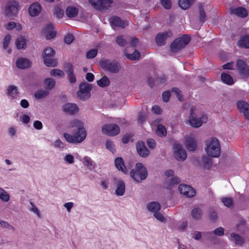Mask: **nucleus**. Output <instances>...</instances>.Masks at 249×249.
Returning <instances> with one entry per match:
<instances>
[{
  "mask_svg": "<svg viewBox=\"0 0 249 249\" xmlns=\"http://www.w3.org/2000/svg\"><path fill=\"white\" fill-rule=\"evenodd\" d=\"M71 128H76L77 130L74 131L72 135L68 133H64L63 137L68 142L71 143H79L84 141L86 137L87 132L84 127L83 123L80 120L74 119L69 123Z\"/></svg>",
  "mask_w": 249,
  "mask_h": 249,
  "instance_id": "nucleus-1",
  "label": "nucleus"
},
{
  "mask_svg": "<svg viewBox=\"0 0 249 249\" xmlns=\"http://www.w3.org/2000/svg\"><path fill=\"white\" fill-rule=\"evenodd\" d=\"M208 117L204 113H201L195 107H192L188 118V124L193 128H197L207 123Z\"/></svg>",
  "mask_w": 249,
  "mask_h": 249,
  "instance_id": "nucleus-2",
  "label": "nucleus"
},
{
  "mask_svg": "<svg viewBox=\"0 0 249 249\" xmlns=\"http://www.w3.org/2000/svg\"><path fill=\"white\" fill-rule=\"evenodd\" d=\"M205 151L208 156L212 158H217L220 155V144L217 138H210L205 141Z\"/></svg>",
  "mask_w": 249,
  "mask_h": 249,
  "instance_id": "nucleus-3",
  "label": "nucleus"
},
{
  "mask_svg": "<svg viewBox=\"0 0 249 249\" xmlns=\"http://www.w3.org/2000/svg\"><path fill=\"white\" fill-rule=\"evenodd\" d=\"M130 175L135 181L140 182L147 178L148 173L142 163H137L135 170L131 171Z\"/></svg>",
  "mask_w": 249,
  "mask_h": 249,
  "instance_id": "nucleus-4",
  "label": "nucleus"
},
{
  "mask_svg": "<svg viewBox=\"0 0 249 249\" xmlns=\"http://www.w3.org/2000/svg\"><path fill=\"white\" fill-rule=\"evenodd\" d=\"M190 41V37L187 35H183L178 37L171 43L170 48L171 52L176 53L181 50Z\"/></svg>",
  "mask_w": 249,
  "mask_h": 249,
  "instance_id": "nucleus-5",
  "label": "nucleus"
},
{
  "mask_svg": "<svg viewBox=\"0 0 249 249\" xmlns=\"http://www.w3.org/2000/svg\"><path fill=\"white\" fill-rule=\"evenodd\" d=\"M90 5L95 9L100 11H105L112 6L113 0H89Z\"/></svg>",
  "mask_w": 249,
  "mask_h": 249,
  "instance_id": "nucleus-6",
  "label": "nucleus"
},
{
  "mask_svg": "<svg viewBox=\"0 0 249 249\" xmlns=\"http://www.w3.org/2000/svg\"><path fill=\"white\" fill-rule=\"evenodd\" d=\"M79 89L77 92V96L81 100L85 101L90 96V90L92 89L91 85L88 83H82L79 85Z\"/></svg>",
  "mask_w": 249,
  "mask_h": 249,
  "instance_id": "nucleus-7",
  "label": "nucleus"
},
{
  "mask_svg": "<svg viewBox=\"0 0 249 249\" xmlns=\"http://www.w3.org/2000/svg\"><path fill=\"white\" fill-rule=\"evenodd\" d=\"M44 62L47 67H56L57 65V61L52 58L55 54L54 51L51 48H47L44 51Z\"/></svg>",
  "mask_w": 249,
  "mask_h": 249,
  "instance_id": "nucleus-8",
  "label": "nucleus"
},
{
  "mask_svg": "<svg viewBox=\"0 0 249 249\" xmlns=\"http://www.w3.org/2000/svg\"><path fill=\"white\" fill-rule=\"evenodd\" d=\"M101 66L111 73H117L121 69L120 64L115 61L104 60L101 62Z\"/></svg>",
  "mask_w": 249,
  "mask_h": 249,
  "instance_id": "nucleus-9",
  "label": "nucleus"
},
{
  "mask_svg": "<svg viewBox=\"0 0 249 249\" xmlns=\"http://www.w3.org/2000/svg\"><path fill=\"white\" fill-rule=\"evenodd\" d=\"M236 68L242 78L247 79L249 77V65L244 61L241 59L237 60Z\"/></svg>",
  "mask_w": 249,
  "mask_h": 249,
  "instance_id": "nucleus-10",
  "label": "nucleus"
},
{
  "mask_svg": "<svg viewBox=\"0 0 249 249\" xmlns=\"http://www.w3.org/2000/svg\"><path fill=\"white\" fill-rule=\"evenodd\" d=\"M173 148L174 157L177 160L182 161L186 160L187 152L181 144L175 143Z\"/></svg>",
  "mask_w": 249,
  "mask_h": 249,
  "instance_id": "nucleus-11",
  "label": "nucleus"
},
{
  "mask_svg": "<svg viewBox=\"0 0 249 249\" xmlns=\"http://www.w3.org/2000/svg\"><path fill=\"white\" fill-rule=\"evenodd\" d=\"M102 132L104 134L109 136H114L120 132L119 126L114 124H106L102 127Z\"/></svg>",
  "mask_w": 249,
  "mask_h": 249,
  "instance_id": "nucleus-12",
  "label": "nucleus"
},
{
  "mask_svg": "<svg viewBox=\"0 0 249 249\" xmlns=\"http://www.w3.org/2000/svg\"><path fill=\"white\" fill-rule=\"evenodd\" d=\"M172 36L173 34L170 31L159 33L155 38L156 43L158 46H163L165 44L166 40Z\"/></svg>",
  "mask_w": 249,
  "mask_h": 249,
  "instance_id": "nucleus-13",
  "label": "nucleus"
},
{
  "mask_svg": "<svg viewBox=\"0 0 249 249\" xmlns=\"http://www.w3.org/2000/svg\"><path fill=\"white\" fill-rule=\"evenodd\" d=\"M178 190L181 195L188 197H192L196 194L195 190L186 184H180L178 186Z\"/></svg>",
  "mask_w": 249,
  "mask_h": 249,
  "instance_id": "nucleus-14",
  "label": "nucleus"
},
{
  "mask_svg": "<svg viewBox=\"0 0 249 249\" xmlns=\"http://www.w3.org/2000/svg\"><path fill=\"white\" fill-rule=\"evenodd\" d=\"M110 22L111 27L113 29H115V28L118 27L124 28L128 25L127 21L122 20L118 17H112L110 19Z\"/></svg>",
  "mask_w": 249,
  "mask_h": 249,
  "instance_id": "nucleus-15",
  "label": "nucleus"
},
{
  "mask_svg": "<svg viewBox=\"0 0 249 249\" xmlns=\"http://www.w3.org/2000/svg\"><path fill=\"white\" fill-rule=\"evenodd\" d=\"M238 109L240 112L244 114L248 119H249V104L244 101H240L237 103Z\"/></svg>",
  "mask_w": 249,
  "mask_h": 249,
  "instance_id": "nucleus-16",
  "label": "nucleus"
},
{
  "mask_svg": "<svg viewBox=\"0 0 249 249\" xmlns=\"http://www.w3.org/2000/svg\"><path fill=\"white\" fill-rule=\"evenodd\" d=\"M63 110L70 114H74L77 113L79 108L75 104L67 103L62 106Z\"/></svg>",
  "mask_w": 249,
  "mask_h": 249,
  "instance_id": "nucleus-17",
  "label": "nucleus"
},
{
  "mask_svg": "<svg viewBox=\"0 0 249 249\" xmlns=\"http://www.w3.org/2000/svg\"><path fill=\"white\" fill-rule=\"evenodd\" d=\"M136 149L138 154L142 157H146L148 156L149 152L145 147L144 143L142 142H139L136 144Z\"/></svg>",
  "mask_w": 249,
  "mask_h": 249,
  "instance_id": "nucleus-18",
  "label": "nucleus"
},
{
  "mask_svg": "<svg viewBox=\"0 0 249 249\" xmlns=\"http://www.w3.org/2000/svg\"><path fill=\"white\" fill-rule=\"evenodd\" d=\"M17 67L20 69H25L30 67L32 62L30 60L26 58H19L16 61Z\"/></svg>",
  "mask_w": 249,
  "mask_h": 249,
  "instance_id": "nucleus-19",
  "label": "nucleus"
},
{
  "mask_svg": "<svg viewBox=\"0 0 249 249\" xmlns=\"http://www.w3.org/2000/svg\"><path fill=\"white\" fill-rule=\"evenodd\" d=\"M41 11V6L37 2L33 3L29 8V13L32 17L37 16L40 13Z\"/></svg>",
  "mask_w": 249,
  "mask_h": 249,
  "instance_id": "nucleus-20",
  "label": "nucleus"
},
{
  "mask_svg": "<svg viewBox=\"0 0 249 249\" xmlns=\"http://www.w3.org/2000/svg\"><path fill=\"white\" fill-rule=\"evenodd\" d=\"M160 121L159 120H156L152 123L153 125H157V128L156 130V132L158 135L162 137L166 135V130L165 127L162 124H160Z\"/></svg>",
  "mask_w": 249,
  "mask_h": 249,
  "instance_id": "nucleus-21",
  "label": "nucleus"
},
{
  "mask_svg": "<svg viewBox=\"0 0 249 249\" xmlns=\"http://www.w3.org/2000/svg\"><path fill=\"white\" fill-rule=\"evenodd\" d=\"M229 239L237 246H241L245 242L244 239L242 236L234 232L231 233Z\"/></svg>",
  "mask_w": 249,
  "mask_h": 249,
  "instance_id": "nucleus-22",
  "label": "nucleus"
},
{
  "mask_svg": "<svg viewBox=\"0 0 249 249\" xmlns=\"http://www.w3.org/2000/svg\"><path fill=\"white\" fill-rule=\"evenodd\" d=\"M185 145L190 151H194L196 148V142L194 138L189 137L186 139Z\"/></svg>",
  "mask_w": 249,
  "mask_h": 249,
  "instance_id": "nucleus-23",
  "label": "nucleus"
},
{
  "mask_svg": "<svg viewBox=\"0 0 249 249\" xmlns=\"http://www.w3.org/2000/svg\"><path fill=\"white\" fill-rule=\"evenodd\" d=\"M18 9V3L15 1H10L6 6V12L9 14H15Z\"/></svg>",
  "mask_w": 249,
  "mask_h": 249,
  "instance_id": "nucleus-24",
  "label": "nucleus"
},
{
  "mask_svg": "<svg viewBox=\"0 0 249 249\" xmlns=\"http://www.w3.org/2000/svg\"><path fill=\"white\" fill-rule=\"evenodd\" d=\"M44 33L47 39H50L54 37L56 35V32L53 31V25L49 24L44 29Z\"/></svg>",
  "mask_w": 249,
  "mask_h": 249,
  "instance_id": "nucleus-25",
  "label": "nucleus"
},
{
  "mask_svg": "<svg viewBox=\"0 0 249 249\" xmlns=\"http://www.w3.org/2000/svg\"><path fill=\"white\" fill-rule=\"evenodd\" d=\"M79 9L75 6H70L67 8L66 14L69 18H73L77 16Z\"/></svg>",
  "mask_w": 249,
  "mask_h": 249,
  "instance_id": "nucleus-26",
  "label": "nucleus"
},
{
  "mask_svg": "<svg viewBox=\"0 0 249 249\" xmlns=\"http://www.w3.org/2000/svg\"><path fill=\"white\" fill-rule=\"evenodd\" d=\"M115 163L116 168L124 174L127 173V170L124 165L123 160L121 158H117L115 160Z\"/></svg>",
  "mask_w": 249,
  "mask_h": 249,
  "instance_id": "nucleus-27",
  "label": "nucleus"
},
{
  "mask_svg": "<svg viewBox=\"0 0 249 249\" xmlns=\"http://www.w3.org/2000/svg\"><path fill=\"white\" fill-rule=\"evenodd\" d=\"M231 12L238 17H246L248 15L247 10L243 7H238L231 10Z\"/></svg>",
  "mask_w": 249,
  "mask_h": 249,
  "instance_id": "nucleus-28",
  "label": "nucleus"
},
{
  "mask_svg": "<svg viewBox=\"0 0 249 249\" xmlns=\"http://www.w3.org/2000/svg\"><path fill=\"white\" fill-rule=\"evenodd\" d=\"M125 184L123 181L118 180L117 181V188L115 190L116 195L121 196L123 195L125 191Z\"/></svg>",
  "mask_w": 249,
  "mask_h": 249,
  "instance_id": "nucleus-29",
  "label": "nucleus"
},
{
  "mask_svg": "<svg viewBox=\"0 0 249 249\" xmlns=\"http://www.w3.org/2000/svg\"><path fill=\"white\" fill-rule=\"evenodd\" d=\"M160 205L158 202H151L147 204V208L149 211L153 213L154 214L159 212L160 209Z\"/></svg>",
  "mask_w": 249,
  "mask_h": 249,
  "instance_id": "nucleus-30",
  "label": "nucleus"
},
{
  "mask_svg": "<svg viewBox=\"0 0 249 249\" xmlns=\"http://www.w3.org/2000/svg\"><path fill=\"white\" fill-rule=\"evenodd\" d=\"M221 79L223 82L228 85H232L234 81L232 77L229 74L223 72L221 74Z\"/></svg>",
  "mask_w": 249,
  "mask_h": 249,
  "instance_id": "nucleus-31",
  "label": "nucleus"
},
{
  "mask_svg": "<svg viewBox=\"0 0 249 249\" xmlns=\"http://www.w3.org/2000/svg\"><path fill=\"white\" fill-rule=\"evenodd\" d=\"M7 95L11 98H17L18 96L17 88L14 86H10L7 89Z\"/></svg>",
  "mask_w": 249,
  "mask_h": 249,
  "instance_id": "nucleus-32",
  "label": "nucleus"
},
{
  "mask_svg": "<svg viewBox=\"0 0 249 249\" xmlns=\"http://www.w3.org/2000/svg\"><path fill=\"white\" fill-rule=\"evenodd\" d=\"M202 211L198 208H194L191 211V215L193 219L197 220L201 218L202 216Z\"/></svg>",
  "mask_w": 249,
  "mask_h": 249,
  "instance_id": "nucleus-33",
  "label": "nucleus"
},
{
  "mask_svg": "<svg viewBox=\"0 0 249 249\" xmlns=\"http://www.w3.org/2000/svg\"><path fill=\"white\" fill-rule=\"evenodd\" d=\"M195 0H179L178 4L180 7L186 10L195 2Z\"/></svg>",
  "mask_w": 249,
  "mask_h": 249,
  "instance_id": "nucleus-34",
  "label": "nucleus"
},
{
  "mask_svg": "<svg viewBox=\"0 0 249 249\" xmlns=\"http://www.w3.org/2000/svg\"><path fill=\"white\" fill-rule=\"evenodd\" d=\"M97 85L102 88H105L108 86L110 84V81L107 76H104L100 80L97 81Z\"/></svg>",
  "mask_w": 249,
  "mask_h": 249,
  "instance_id": "nucleus-35",
  "label": "nucleus"
},
{
  "mask_svg": "<svg viewBox=\"0 0 249 249\" xmlns=\"http://www.w3.org/2000/svg\"><path fill=\"white\" fill-rule=\"evenodd\" d=\"M50 74L51 76L57 78H61L64 77L65 76V73L64 71L57 69L52 70L50 72Z\"/></svg>",
  "mask_w": 249,
  "mask_h": 249,
  "instance_id": "nucleus-36",
  "label": "nucleus"
},
{
  "mask_svg": "<svg viewBox=\"0 0 249 249\" xmlns=\"http://www.w3.org/2000/svg\"><path fill=\"white\" fill-rule=\"evenodd\" d=\"M16 47L18 49H24L26 47L25 39L23 36L17 38L16 41Z\"/></svg>",
  "mask_w": 249,
  "mask_h": 249,
  "instance_id": "nucleus-37",
  "label": "nucleus"
},
{
  "mask_svg": "<svg viewBox=\"0 0 249 249\" xmlns=\"http://www.w3.org/2000/svg\"><path fill=\"white\" fill-rule=\"evenodd\" d=\"M125 56L131 60H136L140 57V53L139 51L135 50L133 53H128L126 51L124 52Z\"/></svg>",
  "mask_w": 249,
  "mask_h": 249,
  "instance_id": "nucleus-38",
  "label": "nucleus"
},
{
  "mask_svg": "<svg viewBox=\"0 0 249 249\" xmlns=\"http://www.w3.org/2000/svg\"><path fill=\"white\" fill-rule=\"evenodd\" d=\"M238 45L241 47L249 48V36L241 38L238 42Z\"/></svg>",
  "mask_w": 249,
  "mask_h": 249,
  "instance_id": "nucleus-39",
  "label": "nucleus"
},
{
  "mask_svg": "<svg viewBox=\"0 0 249 249\" xmlns=\"http://www.w3.org/2000/svg\"><path fill=\"white\" fill-rule=\"evenodd\" d=\"M5 27L8 30H11L16 28L17 30L20 31L22 29L21 26L19 24H17L15 22H10L5 25Z\"/></svg>",
  "mask_w": 249,
  "mask_h": 249,
  "instance_id": "nucleus-40",
  "label": "nucleus"
},
{
  "mask_svg": "<svg viewBox=\"0 0 249 249\" xmlns=\"http://www.w3.org/2000/svg\"><path fill=\"white\" fill-rule=\"evenodd\" d=\"M83 163L84 165L89 169L94 167V162L89 157H85L83 159Z\"/></svg>",
  "mask_w": 249,
  "mask_h": 249,
  "instance_id": "nucleus-41",
  "label": "nucleus"
},
{
  "mask_svg": "<svg viewBox=\"0 0 249 249\" xmlns=\"http://www.w3.org/2000/svg\"><path fill=\"white\" fill-rule=\"evenodd\" d=\"M0 199L5 202H8L10 199L9 194L4 189L0 187Z\"/></svg>",
  "mask_w": 249,
  "mask_h": 249,
  "instance_id": "nucleus-42",
  "label": "nucleus"
},
{
  "mask_svg": "<svg viewBox=\"0 0 249 249\" xmlns=\"http://www.w3.org/2000/svg\"><path fill=\"white\" fill-rule=\"evenodd\" d=\"M221 200L223 204L227 207H231L233 205V200L231 197H222Z\"/></svg>",
  "mask_w": 249,
  "mask_h": 249,
  "instance_id": "nucleus-43",
  "label": "nucleus"
},
{
  "mask_svg": "<svg viewBox=\"0 0 249 249\" xmlns=\"http://www.w3.org/2000/svg\"><path fill=\"white\" fill-rule=\"evenodd\" d=\"M44 84L45 87L49 89H51L53 88L55 85L54 81L51 78H47L44 81Z\"/></svg>",
  "mask_w": 249,
  "mask_h": 249,
  "instance_id": "nucleus-44",
  "label": "nucleus"
},
{
  "mask_svg": "<svg viewBox=\"0 0 249 249\" xmlns=\"http://www.w3.org/2000/svg\"><path fill=\"white\" fill-rule=\"evenodd\" d=\"M98 50L93 49L88 51L86 53V57L88 59H92L94 58L97 54Z\"/></svg>",
  "mask_w": 249,
  "mask_h": 249,
  "instance_id": "nucleus-45",
  "label": "nucleus"
},
{
  "mask_svg": "<svg viewBox=\"0 0 249 249\" xmlns=\"http://www.w3.org/2000/svg\"><path fill=\"white\" fill-rule=\"evenodd\" d=\"M48 94V92L46 90H40L36 91L35 94V97L38 99L44 98Z\"/></svg>",
  "mask_w": 249,
  "mask_h": 249,
  "instance_id": "nucleus-46",
  "label": "nucleus"
},
{
  "mask_svg": "<svg viewBox=\"0 0 249 249\" xmlns=\"http://www.w3.org/2000/svg\"><path fill=\"white\" fill-rule=\"evenodd\" d=\"M67 74L69 75L70 82L71 83H75L76 78L71 68L67 71Z\"/></svg>",
  "mask_w": 249,
  "mask_h": 249,
  "instance_id": "nucleus-47",
  "label": "nucleus"
},
{
  "mask_svg": "<svg viewBox=\"0 0 249 249\" xmlns=\"http://www.w3.org/2000/svg\"><path fill=\"white\" fill-rule=\"evenodd\" d=\"M11 39V36L9 35H7L4 37L3 41V48L4 49H6L8 48V45L10 44Z\"/></svg>",
  "mask_w": 249,
  "mask_h": 249,
  "instance_id": "nucleus-48",
  "label": "nucleus"
},
{
  "mask_svg": "<svg viewBox=\"0 0 249 249\" xmlns=\"http://www.w3.org/2000/svg\"><path fill=\"white\" fill-rule=\"evenodd\" d=\"M199 20L204 22L206 18V13L202 6L199 7Z\"/></svg>",
  "mask_w": 249,
  "mask_h": 249,
  "instance_id": "nucleus-49",
  "label": "nucleus"
},
{
  "mask_svg": "<svg viewBox=\"0 0 249 249\" xmlns=\"http://www.w3.org/2000/svg\"><path fill=\"white\" fill-rule=\"evenodd\" d=\"M172 92L175 94L180 101H183V98L181 95V91L178 88H173L172 89Z\"/></svg>",
  "mask_w": 249,
  "mask_h": 249,
  "instance_id": "nucleus-50",
  "label": "nucleus"
},
{
  "mask_svg": "<svg viewBox=\"0 0 249 249\" xmlns=\"http://www.w3.org/2000/svg\"><path fill=\"white\" fill-rule=\"evenodd\" d=\"M0 227H3L4 228L8 229L13 231H14L15 228L14 227L9 224L8 222L4 221H0Z\"/></svg>",
  "mask_w": 249,
  "mask_h": 249,
  "instance_id": "nucleus-51",
  "label": "nucleus"
},
{
  "mask_svg": "<svg viewBox=\"0 0 249 249\" xmlns=\"http://www.w3.org/2000/svg\"><path fill=\"white\" fill-rule=\"evenodd\" d=\"M154 216L157 220L161 222L165 223L166 222V218L164 217L162 213H159V212H157L156 213H155Z\"/></svg>",
  "mask_w": 249,
  "mask_h": 249,
  "instance_id": "nucleus-52",
  "label": "nucleus"
},
{
  "mask_svg": "<svg viewBox=\"0 0 249 249\" xmlns=\"http://www.w3.org/2000/svg\"><path fill=\"white\" fill-rule=\"evenodd\" d=\"M106 148L112 152H114L115 151V145L114 144L113 142L110 140H107V141Z\"/></svg>",
  "mask_w": 249,
  "mask_h": 249,
  "instance_id": "nucleus-53",
  "label": "nucleus"
},
{
  "mask_svg": "<svg viewBox=\"0 0 249 249\" xmlns=\"http://www.w3.org/2000/svg\"><path fill=\"white\" fill-rule=\"evenodd\" d=\"M116 42L121 46H124L126 44V41L122 36H119L117 37Z\"/></svg>",
  "mask_w": 249,
  "mask_h": 249,
  "instance_id": "nucleus-54",
  "label": "nucleus"
},
{
  "mask_svg": "<svg viewBox=\"0 0 249 249\" xmlns=\"http://www.w3.org/2000/svg\"><path fill=\"white\" fill-rule=\"evenodd\" d=\"M160 1L164 8L169 9L171 7L172 3L170 0H160Z\"/></svg>",
  "mask_w": 249,
  "mask_h": 249,
  "instance_id": "nucleus-55",
  "label": "nucleus"
},
{
  "mask_svg": "<svg viewBox=\"0 0 249 249\" xmlns=\"http://www.w3.org/2000/svg\"><path fill=\"white\" fill-rule=\"evenodd\" d=\"M224 230L222 227L217 228L215 229L213 231V233L214 235L219 236L223 235L224 234Z\"/></svg>",
  "mask_w": 249,
  "mask_h": 249,
  "instance_id": "nucleus-56",
  "label": "nucleus"
},
{
  "mask_svg": "<svg viewBox=\"0 0 249 249\" xmlns=\"http://www.w3.org/2000/svg\"><path fill=\"white\" fill-rule=\"evenodd\" d=\"M64 160L69 164H72L74 162V157L71 154H67L64 157Z\"/></svg>",
  "mask_w": 249,
  "mask_h": 249,
  "instance_id": "nucleus-57",
  "label": "nucleus"
},
{
  "mask_svg": "<svg viewBox=\"0 0 249 249\" xmlns=\"http://www.w3.org/2000/svg\"><path fill=\"white\" fill-rule=\"evenodd\" d=\"M30 205L32 207L30 208V211L35 213L38 217H40V214L38 209L34 205L32 202H30Z\"/></svg>",
  "mask_w": 249,
  "mask_h": 249,
  "instance_id": "nucleus-58",
  "label": "nucleus"
},
{
  "mask_svg": "<svg viewBox=\"0 0 249 249\" xmlns=\"http://www.w3.org/2000/svg\"><path fill=\"white\" fill-rule=\"evenodd\" d=\"M73 36L72 35L68 34L66 36L64 41L67 44H70L73 41Z\"/></svg>",
  "mask_w": 249,
  "mask_h": 249,
  "instance_id": "nucleus-59",
  "label": "nucleus"
},
{
  "mask_svg": "<svg viewBox=\"0 0 249 249\" xmlns=\"http://www.w3.org/2000/svg\"><path fill=\"white\" fill-rule=\"evenodd\" d=\"M234 63L233 62H231L230 63H228L224 65H223L222 68L223 69L225 70H233L234 69Z\"/></svg>",
  "mask_w": 249,
  "mask_h": 249,
  "instance_id": "nucleus-60",
  "label": "nucleus"
},
{
  "mask_svg": "<svg viewBox=\"0 0 249 249\" xmlns=\"http://www.w3.org/2000/svg\"><path fill=\"white\" fill-rule=\"evenodd\" d=\"M34 127L37 130H40L43 127L42 123L39 121H36L33 124Z\"/></svg>",
  "mask_w": 249,
  "mask_h": 249,
  "instance_id": "nucleus-61",
  "label": "nucleus"
},
{
  "mask_svg": "<svg viewBox=\"0 0 249 249\" xmlns=\"http://www.w3.org/2000/svg\"><path fill=\"white\" fill-rule=\"evenodd\" d=\"M203 162L204 166L206 168H209L212 164V160L207 158H205L203 159Z\"/></svg>",
  "mask_w": 249,
  "mask_h": 249,
  "instance_id": "nucleus-62",
  "label": "nucleus"
},
{
  "mask_svg": "<svg viewBox=\"0 0 249 249\" xmlns=\"http://www.w3.org/2000/svg\"><path fill=\"white\" fill-rule=\"evenodd\" d=\"M209 217L211 220L215 221L217 218V213L213 211H211L210 212Z\"/></svg>",
  "mask_w": 249,
  "mask_h": 249,
  "instance_id": "nucleus-63",
  "label": "nucleus"
},
{
  "mask_svg": "<svg viewBox=\"0 0 249 249\" xmlns=\"http://www.w3.org/2000/svg\"><path fill=\"white\" fill-rule=\"evenodd\" d=\"M147 145L151 148H154L156 147V142L155 140L149 139L147 141Z\"/></svg>",
  "mask_w": 249,
  "mask_h": 249,
  "instance_id": "nucleus-64",
  "label": "nucleus"
}]
</instances>
